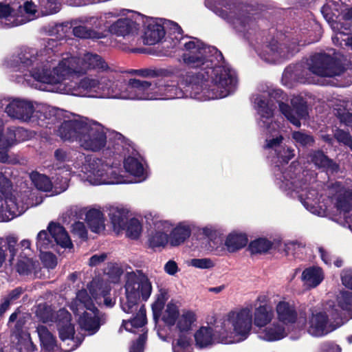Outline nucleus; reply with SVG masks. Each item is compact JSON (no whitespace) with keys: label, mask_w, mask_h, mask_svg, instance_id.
I'll return each mask as SVG.
<instances>
[{"label":"nucleus","mask_w":352,"mask_h":352,"mask_svg":"<svg viewBox=\"0 0 352 352\" xmlns=\"http://www.w3.org/2000/svg\"><path fill=\"white\" fill-rule=\"evenodd\" d=\"M57 41L48 38L41 49L23 47L18 56L8 62V66L19 72L16 80L26 82L35 89L92 98L84 94L82 82L88 78L111 76L118 72L100 55L86 52L78 57L69 53L59 54Z\"/></svg>","instance_id":"nucleus-1"},{"label":"nucleus","mask_w":352,"mask_h":352,"mask_svg":"<svg viewBox=\"0 0 352 352\" xmlns=\"http://www.w3.org/2000/svg\"><path fill=\"white\" fill-rule=\"evenodd\" d=\"M179 61L195 72L178 75L180 85L184 86L186 97L199 100L225 98L233 93L238 83L235 71L223 61L217 63L222 55L217 48L207 45L195 37L179 41Z\"/></svg>","instance_id":"nucleus-2"},{"label":"nucleus","mask_w":352,"mask_h":352,"mask_svg":"<svg viewBox=\"0 0 352 352\" xmlns=\"http://www.w3.org/2000/svg\"><path fill=\"white\" fill-rule=\"evenodd\" d=\"M84 94L94 98L120 100H171L185 98L183 89L173 81L159 79L153 82L131 79L126 83L118 72L111 76L88 78L82 82Z\"/></svg>","instance_id":"nucleus-3"},{"label":"nucleus","mask_w":352,"mask_h":352,"mask_svg":"<svg viewBox=\"0 0 352 352\" xmlns=\"http://www.w3.org/2000/svg\"><path fill=\"white\" fill-rule=\"evenodd\" d=\"M284 99L283 92L275 89H268L252 97L258 126L266 135L265 147L274 152L283 146L284 140V131L279 123L274 120L276 109L274 101L278 103L279 110L285 118L297 127L300 126V120L308 115L307 102L302 96H294L291 99L292 107L283 102Z\"/></svg>","instance_id":"nucleus-4"},{"label":"nucleus","mask_w":352,"mask_h":352,"mask_svg":"<svg viewBox=\"0 0 352 352\" xmlns=\"http://www.w3.org/2000/svg\"><path fill=\"white\" fill-rule=\"evenodd\" d=\"M58 135L63 140L76 141L82 149L91 152L100 151L109 142L114 147L113 154H120V147L125 144L122 134L87 118L65 120L58 129Z\"/></svg>","instance_id":"nucleus-5"},{"label":"nucleus","mask_w":352,"mask_h":352,"mask_svg":"<svg viewBox=\"0 0 352 352\" xmlns=\"http://www.w3.org/2000/svg\"><path fill=\"white\" fill-rule=\"evenodd\" d=\"M252 314L250 308L234 309L223 318L221 326H202L194 334L195 346L206 349L218 344L238 343L250 335Z\"/></svg>","instance_id":"nucleus-6"},{"label":"nucleus","mask_w":352,"mask_h":352,"mask_svg":"<svg viewBox=\"0 0 352 352\" xmlns=\"http://www.w3.org/2000/svg\"><path fill=\"white\" fill-rule=\"evenodd\" d=\"M276 184L292 197H298L305 208L310 212L322 216L327 209L326 204L320 202L322 195L316 189L314 175L307 171L301 172V168L297 162H293L288 168L282 172L279 167L275 170Z\"/></svg>","instance_id":"nucleus-7"},{"label":"nucleus","mask_w":352,"mask_h":352,"mask_svg":"<svg viewBox=\"0 0 352 352\" xmlns=\"http://www.w3.org/2000/svg\"><path fill=\"white\" fill-rule=\"evenodd\" d=\"M100 285L98 280L91 281L87 285L89 294L86 289L78 291L76 298L70 305L73 312L79 316V325L90 336L95 334L106 321L105 315L95 307L94 301L98 304L103 302L107 307H112L116 302L109 296L111 288L104 286L100 293L96 292Z\"/></svg>","instance_id":"nucleus-8"},{"label":"nucleus","mask_w":352,"mask_h":352,"mask_svg":"<svg viewBox=\"0 0 352 352\" xmlns=\"http://www.w3.org/2000/svg\"><path fill=\"white\" fill-rule=\"evenodd\" d=\"M125 296L120 300V307L123 311L133 314L129 320H124L119 329L121 332L124 328L126 331L135 332L146 323V309L144 305H140V297L146 300L152 291L151 283L147 276L140 271L129 272L125 276Z\"/></svg>","instance_id":"nucleus-9"},{"label":"nucleus","mask_w":352,"mask_h":352,"mask_svg":"<svg viewBox=\"0 0 352 352\" xmlns=\"http://www.w3.org/2000/svg\"><path fill=\"white\" fill-rule=\"evenodd\" d=\"M206 6L217 9V14L239 34L250 38L256 29L255 19L250 13L240 8L234 0H205Z\"/></svg>","instance_id":"nucleus-10"},{"label":"nucleus","mask_w":352,"mask_h":352,"mask_svg":"<svg viewBox=\"0 0 352 352\" xmlns=\"http://www.w3.org/2000/svg\"><path fill=\"white\" fill-rule=\"evenodd\" d=\"M319 36L312 38L311 33L302 32L299 38L284 40L282 42L272 38L270 41L258 47L256 52L265 61L270 63H280L293 56L299 51V46L316 42Z\"/></svg>","instance_id":"nucleus-11"},{"label":"nucleus","mask_w":352,"mask_h":352,"mask_svg":"<svg viewBox=\"0 0 352 352\" xmlns=\"http://www.w3.org/2000/svg\"><path fill=\"white\" fill-rule=\"evenodd\" d=\"M81 164L85 179L93 185L122 184L129 180L118 173V167L110 160L85 156Z\"/></svg>","instance_id":"nucleus-12"},{"label":"nucleus","mask_w":352,"mask_h":352,"mask_svg":"<svg viewBox=\"0 0 352 352\" xmlns=\"http://www.w3.org/2000/svg\"><path fill=\"white\" fill-rule=\"evenodd\" d=\"M332 302H325L321 305L311 307L301 327L314 337H322L333 330L332 324L340 326L338 319L341 317L338 309L333 310Z\"/></svg>","instance_id":"nucleus-13"},{"label":"nucleus","mask_w":352,"mask_h":352,"mask_svg":"<svg viewBox=\"0 0 352 352\" xmlns=\"http://www.w3.org/2000/svg\"><path fill=\"white\" fill-rule=\"evenodd\" d=\"M309 70L300 80L302 82L318 83L312 75L322 77H333L340 75L344 72V67L341 58L333 53H317L310 56L306 61Z\"/></svg>","instance_id":"nucleus-14"},{"label":"nucleus","mask_w":352,"mask_h":352,"mask_svg":"<svg viewBox=\"0 0 352 352\" xmlns=\"http://www.w3.org/2000/svg\"><path fill=\"white\" fill-rule=\"evenodd\" d=\"M36 6L30 1H26L17 10L8 5H0V22L8 28L18 26L34 20L36 14Z\"/></svg>","instance_id":"nucleus-15"},{"label":"nucleus","mask_w":352,"mask_h":352,"mask_svg":"<svg viewBox=\"0 0 352 352\" xmlns=\"http://www.w3.org/2000/svg\"><path fill=\"white\" fill-rule=\"evenodd\" d=\"M340 1L341 0H329L321 10L324 17L331 23L332 29L336 32V35L332 37L333 42H336V40L338 41L340 38L338 35L347 34V31L351 28L350 21L352 19V8L347 10L344 13L342 22H337L333 19L342 10Z\"/></svg>","instance_id":"nucleus-16"},{"label":"nucleus","mask_w":352,"mask_h":352,"mask_svg":"<svg viewBox=\"0 0 352 352\" xmlns=\"http://www.w3.org/2000/svg\"><path fill=\"white\" fill-rule=\"evenodd\" d=\"M26 195L19 196L14 193L0 195V222L8 221L23 214L30 206Z\"/></svg>","instance_id":"nucleus-17"},{"label":"nucleus","mask_w":352,"mask_h":352,"mask_svg":"<svg viewBox=\"0 0 352 352\" xmlns=\"http://www.w3.org/2000/svg\"><path fill=\"white\" fill-rule=\"evenodd\" d=\"M248 242V239L245 234L234 231L226 235L224 239L221 237L212 239L210 246L216 254L223 256L241 250L246 246Z\"/></svg>","instance_id":"nucleus-18"},{"label":"nucleus","mask_w":352,"mask_h":352,"mask_svg":"<svg viewBox=\"0 0 352 352\" xmlns=\"http://www.w3.org/2000/svg\"><path fill=\"white\" fill-rule=\"evenodd\" d=\"M144 16L131 12V14L125 18L118 19L108 26V32L117 36L130 39L138 33L141 23H144Z\"/></svg>","instance_id":"nucleus-19"},{"label":"nucleus","mask_w":352,"mask_h":352,"mask_svg":"<svg viewBox=\"0 0 352 352\" xmlns=\"http://www.w3.org/2000/svg\"><path fill=\"white\" fill-rule=\"evenodd\" d=\"M71 314L65 309H60L56 312V318L55 322L59 333V337L63 341H68L69 349L65 351L76 349L82 342V340L79 338H75L74 325L71 322Z\"/></svg>","instance_id":"nucleus-20"},{"label":"nucleus","mask_w":352,"mask_h":352,"mask_svg":"<svg viewBox=\"0 0 352 352\" xmlns=\"http://www.w3.org/2000/svg\"><path fill=\"white\" fill-rule=\"evenodd\" d=\"M36 102L23 98H12L5 108L8 116L24 122L32 124Z\"/></svg>","instance_id":"nucleus-21"},{"label":"nucleus","mask_w":352,"mask_h":352,"mask_svg":"<svg viewBox=\"0 0 352 352\" xmlns=\"http://www.w3.org/2000/svg\"><path fill=\"white\" fill-rule=\"evenodd\" d=\"M124 170L118 168V173L122 174L128 182L122 184L138 183L144 181L148 177L146 168L142 160L133 156H129L124 160Z\"/></svg>","instance_id":"nucleus-22"},{"label":"nucleus","mask_w":352,"mask_h":352,"mask_svg":"<svg viewBox=\"0 0 352 352\" xmlns=\"http://www.w3.org/2000/svg\"><path fill=\"white\" fill-rule=\"evenodd\" d=\"M55 164L56 169H63L66 172L72 171V166L80 168L85 159L83 153L72 149L58 148L54 151Z\"/></svg>","instance_id":"nucleus-23"},{"label":"nucleus","mask_w":352,"mask_h":352,"mask_svg":"<svg viewBox=\"0 0 352 352\" xmlns=\"http://www.w3.org/2000/svg\"><path fill=\"white\" fill-rule=\"evenodd\" d=\"M70 210L72 213H77L79 210L85 214V220L91 232L100 234L105 230V217L100 207L94 206L79 209L78 207L74 206Z\"/></svg>","instance_id":"nucleus-24"},{"label":"nucleus","mask_w":352,"mask_h":352,"mask_svg":"<svg viewBox=\"0 0 352 352\" xmlns=\"http://www.w3.org/2000/svg\"><path fill=\"white\" fill-rule=\"evenodd\" d=\"M61 116V110L46 104L36 102L34 113V120H36L32 121V124L47 127L60 120Z\"/></svg>","instance_id":"nucleus-25"},{"label":"nucleus","mask_w":352,"mask_h":352,"mask_svg":"<svg viewBox=\"0 0 352 352\" xmlns=\"http://www.w3.org/2000/svg\"><path fill=\"white\" fill-rule=\"evenodd\" d=\"M250 308L252 314V325L250 333L252 330L253 324L261 330L266 325L271 323L274 318V311L272 308L266 304L260 305L256 306L254 305L253 310V305L252 304L247 305L246 306L239 307V309Z\"/></svg>","instance_id":"nucleus-26"},{"label":"nucleus","mask_w":352,"mask_h":352,"mask_svg":"<svg viewBox=\"0 0 352 352\" xmlns=\"http://www.w3.org/2000/svg\"><path fill=\"white\" fill-rule=\"evenodd\" d=\"M329 197L337 196L336 205L344 215L352 209V190H345L340 182H336L328 188Z\"/></svg>","instance_id":"nucleus-27"},{"label":"nucleus","mask_w":352,"mask_h":352,"mask_svg":"<svg viewBox=\"0 0 352 352\" xmlns=\"http://www.w3.org/2000/svg\"><path fill=\"white\" fill-rule=\"evenodd\" d=\"M171 223L168 221H160L155 225L148 237V245L151 248H164L169 244V235L168 232L170 230Z\"/></svg>","instance_id":"nucleus-28"},{"label":"nucleus","mask_w":352,"mask_h":352,"mask_svg":"<svg viewBox=\"0 0 352 352\" xmlns=\"http://www.w3.org/2000/svg\"><path fill=\"white\" fill-rule=\"evenodd\" d=\"M276 320L287 327L288 325L296 322L298 317L296 307L292 302L286 300L285 298L278 301L275 305Z\"/></svg>","instance_id":"nucleus-29"},{"label":"nucleus","mask_w":352,"mask_h":352,"mask_svg":"<svg viewBox=\"0 0 352 352\" xmlns=\"http://www.w3.org/2000/svg\"><path fill=\"white\" fill-rule=\"evenodd\" d=\"M287 334L288 328L277 320L270 323L257 332L258 338L266 342L279 341Z\"/></svg>","instance_id":"nucleus-30"},{"label":"nucleus","mask_w":352,"mask_h":352,"mask_svg":"<svg viewBox=\"0 0 352 352\" xmlns=\"http://www.w3.org/2000/svg\"><path fill=\"white\" fill-rule=\"evenodd\" d=\"M327 302L333 303V310H338L341 316L338 320L341 324L352 318V292L341 291L336 297V302L331 300Z\"/></svg>","instance_id":"nucleus-31"},{"label":"nucleus","mask_w":352,"mask_h":352,"mask_svg":"<svg viewBox=\"0 0 352 352\" xmlns=\"http://www.w3.org/2000/svg\"><path fill=\"white\" fill-rule=\"evenodd\" d=\"M107 214L114 232L119 234L126 228L130 210L124 206H110Z\"/></svg>","instance_id":"nucleus-32"},{"label":"nucleus","mask_w":352,"mask_h":352,"mask_svg":"<svg viewBox=\"0 0 352 352\" xmlns=\"http://www.w3.org/2000/svg\"><path fill=\"white\" fill-rule=\"evenodd\" d=\"M194 225L190 221H182L177 223L174 228L171 225L169 234V245L172 247H177L184 243L191 235Z\"/></svg>","instance_id":"nucleus-33"},{"label":"nucleus","mask_w":352,"mask_h":352,"mask_svg":"<svg viewBox=\"0 0 352 352\" xmlns=\"http://www.w3.org/2000/svg\"><path fill=\"white\" fill-rule=\"evenodd\" d=\"M23 131L22 128H16L8 129L6 132L2 133V129L0 126V162H12V160L7 153V151L14 144L16 135Z\"/></svg>","instance_id":"nucleus-34"},{"label":"nucleus","mask_w":352,"mask_h":352,"mask_svg":"<svg viewBox=\"0 0 352 352\" xmlns=\"http://www.w3.org/2000/svg\"><path fill=\"white\" fill-rule=\"evenodd\" d=\"M164 27L154 19H146L145 29L142 36L143 43L145 45H155L159 43L164 36Z\"/></svg>","instance_id":"nucleus-35"},{"label":"nucleus","mask_w":352,"mask_h":352,"mask_svg":"<svg viewBox=\"0 0 352 352\" xmlns=\"http://www.w3.org/2000/svg\"><path fill=\"white\" fill-rule=\"evenodd\" d=\"M324 279V272L319 266H309L303 270L301 280L307 289L317 287Z\"/></svg>","instance_id":"nucleus-36"},{"label":"nucleus","mask_w":352,"mask_h":352,"mask_svg":"<svg viewBox=\"0 0 352 352\" xmlns=\"http://www.w3.org/2000/svg\"><path fill=\"white\" fill-rule=\"evenodd\" d=\"M118 16L117 13L113 12H106L100 16H80L79 17L80 23L86 24L89 28L95 29L98 31H103L106 34L107 23L111 18H116Z\"/></svg>","instance_id":"nucleus-37"},{"label":"nucleus","mask_w":352,"mask_h":352,"mask_svg":"<svg viewBox=\"0 0 352 352\" xmlns=\"http://www.w3.org/2000/svg\"><path fill=\"white\" fill-rule=\"evenodd\" d=\"M50 234L56 244L65 249L71 250L74 245L65 229L58 223H50L47 227Z\"/></svg>","instance_id":"nucleus-38"},{"label":"nucleus","mask_w":352,"mask_h":352,"mask_svg":"<svg viewBox=\"0 0 352 352\" xmlns=\"http://www.w3.org/2000/svg\"><path fill=\"white\" fill-rule=\"evenodd\" d=\"M72 25L74 35L80 38L99 39L105 36L103 31L89 28L86 24L80 23L79 18L73 20Z\"/></svg>","instance_id":"nucleus-39"},{"label":"nucleus","mask_w":352,"mask_h":352,"mask_svg":"<svg viewBox=\"0 0 352 352\" xmlns=\"http://www.w3.org/2000/svg\"><path fill=\"white\" fill-rule=\"evenodd\" d=\"M36 331L41 341L42 352H56L58 351L56 338L46 327L39 325Z\"/></svg>","instance_id":"nucleus-40"},{"label":"nucleus","mask_w":352,"mask_h":352,"mask_svg":"<svg viewBox=\"0 0 352 352\" xmlns=\"http://www.w3.org/2000/svg\"><path fill=\"white\" fill-rule=\"evenodd\" d=\"M197 321L196 314L189 310H183L176 322L178 333H190Z\"/></svg>","instance_id":"nucleus-41"},{"label":"nucleus","mask_w":352,"mask_h":352,"mask_svg":"<svg viewBox=\"0 0 352 352\" xmlns=\"http://www.w3.org/2000/svg\"><path fill=\"white\" fill-rule=\"evenodd\" d=\"M309 157L316 167L323 169L327 173H333L338 169V166L321 151L311 153Z\"/></svg>","instance_id":"nucleus-42"},{"label":"nucleus","mask_w":352,"mask_h":352,"mask_svg":"<svg viewBox=\"0 0 352 352\" xmlns=\"http://www.w3.org/2000/svg\"><path fill=\"white\" fill-rule=\"evenodd\" d=\"M173 352H192L191 333H177L172 343Z\"/></svg>","instance_id":"nucleus-43"},{"label":"nucleus","mask_w":352,"mask_h":352,"mask_svg":"<svg viewBox=\"0 0 352 352\" xmlns=\"http://www.w3.org/2000/svg\"><path fill=\"white\" fill-rule=\"evenodd\" d=\"M305 243L299 240L288 241L284 243V252L287 255L300 257L304 253Z\"/></svg>","instance_id":"nucleus-44"},{"label":"nucleus","mask_w":352,"mask_h":352,"mask_svg":"<svg viewBox=\"0 0 352 352\" xmlns=\"http://www.w3.org/2000/svg\"><path fill=\"white\" fill-rule=\"evenodd\" d=\"M30 178L34 186L40 190L50 191L52 188V183L45 175L40 174L37 172L32 173Z\"/></svg>","instance_id":"nucleus-45"},{"label":"nucleus","mask_w":352,"mask_h":352,"mask_svg":"<svg viewBox=\"0 0 352 352\" xmlns=\"http://www.w3.org/2000/svg\"><path fill=\"white\" fill-rule=\"evenodd\" d=\"M179 315L178 306L175 303L170 302L166 307L162 318L166 324L173 325Z\"/></svg>","instance_id":"nucleus-46"},{"label":"nucleus","mask_w":352,"mask_h":352,"mask_svg":"<svg viewBox=\"0 0 352 352\" xmlns=\"http://www.w3.org/2000/svg\"><path fill=\"white\" fill-rule=\"evenodd\" d=\"M126 236L132 239H137L140 237L142 231V226L140 221L135 219H131L126 223Z\"/></svg>","instance_id":"nucleus-47"},{"label":"nucleus","mask_w":352,"mask_h":352,"mask_svg":"<svg viewBox=\"0 0 352 352\" xmlns=\"http://www.w3.org/2000/svg\"><path fill=\"white\" fill-rule=\"evenodd\" d=\"M271 241L265 239H258L252 241L249 248L252 254L265 253L272 248Z\"/></svg>","instance_id":"nucleus-48"},{"label":"nucleus","mask_w":352,"mask_h":352,"mask_svg":"<svg viewBox=\"0 0 352 352\" xmlns=\"http://www.w3.org/2000/svg\"><path fill=\"white\" fill-rule=\"evenodd\" d=\"M47 231L41 230L38 232L36 238V247L40 252L47 250L54 247V241Z\"/></svg>","instance_id":"nucleus-49"},{"label":"nucleus","mask_w":352,"mask_h":352,"mask_svg":"<svg viewBox=\"0 0 352 352\" xmlns=\"http://www.w3.org/2000/svg\"><path fill=\"white\" fill-rule=\"evenodd\" d=\"M37 317L43 322H54L56 318V313L54 314L52 309L45 305H39L36 310Z\"/></svg>","instance_id":"nucleus-50"},{"label":"nucleus","mask_w":352,"mask_h":352,"mask_svg":"<svg viewBox=\"0 0 352 352\" xmlns=\"http://www.w3.org/2000/svg\"><path fill=\"white\" fill-rule=\"evenodd\" d=\"M39 4L44 15L57 13L60 9V5L57 0H40Z\"/></svg>","instance_id":"nucleus-51"},{"label":"nucleus","mask_w":352,"mask_h":352,"mask_svg":"<svg viewBox=\"0 0 352 352\" xmlns=\"http://www.w3.org/2000/svg\"><path fill=\"white\" fill-rule=\"evenodd\" d=\"M36 265L37 262L34 261L32 258H24L18 262L16 267L19 274H27L35 270Z\"/></svg>","instance_id":"nucleus-52"},{"label":"nucleus","mask_w":352,"mask_h":352,"mask_svg":"<svg viewBox=\"0 0 352 352\" xmlns=\"http://www.w3.org/2000/svg\"><path fill=\"white\" fill-rule=\"evenodd\" d=\"M274 153L278 160L285 164L294 157V150L283 145Z\"/></svg>","instance_id":"nucleus-53"},{"label":"nucleus","mask_w":352,"mask_h":352,"mask_svg":"<svg viewBox=\"0 0 352 352\" xmlns=\"http://www.w3.org/2000/svg\"><path fill=\"white\" fill-rule=\"evenodd\" d=\"M292 138L296 144L302 146H311L314 143V138L312 136L301 131H294L292 133Z\"/></svg>","instance_id":"nucleus-54"},{"label":"nucleus","mask_w":352,"mask_h":352,"mask_svg":"<svg viewBox=\"0 0 352 352\" xmlns=\"http://www.w3.org/2000/svg\"><path fill=\"white\" fill-rule=\"evenodd\" d=\"M40 257L43 265L50 269L54 268L57 265L56 257L51 252L44 250L40 252Z\"/></svg>","instance_id":"nucleus-55"},{"label":"nucleus","mask_w":352,"mask_h":352,"mask_svg":"<svg viewBox=\"0 0 352 352\" xmlns=\"http://www.w3.org/2000/svg\"><path fill=\"white\" fill-rule=\"evenodd\" d=\"M192 267L199 269H209L214 267V262L208 258H192L189 262Z\"/></svg>","instance_id":"nucleus-56"},{"label":"nucleus","mask_w":352,"mask_h":352,"mask_svg":"<svg viewBox=\"0 0 352 352\" xmlns=\"http://www.w3.org/2000/svg\"><path fill=\"white\" fill-rule=\"evenodd\" d=\"M337 111L336 115L339 118L341 122L344 123L347 126H352V113L346 109H342L340 107L335 108Z\"/></svg>","instance_id":"nucleus-57"},{"label":"nucleus","mask_w":352,"mask_h":352,"mask_svg":"<svg viewBox=\"0 0 352 352\" xmlns=\"http://www.w3.org/2000/svg\"><path fill=\"white\" fill-rule=\"evenodd\" d=\"M72 232L78 235L80 238L87 239V230L83 222L76 221L72 226Z\"/></svg>","instance_id":"nucleus-58"},{"label":"nucleus","mask_w":352,"mask_h":352,"mask_svg":"<svg viewBox=\"0 0 352 352\" xmlns=\"http://www.w3.org/2000/svg\"><path fill=\"white\" fill-rule=\"evenodd\" d=\"M335 138L338 142L348 146L352 150V139L349 133L342 130H337L335 133Z\"/></svg>","instance_id":"nucleus-59"},{"label":"nucleus","mask_w":352,"mask_h":352,"mask_svg":"<svg viewBox=\"0 0 352 352\" xmlns=\"http://www.w3.org/2000/svg\"><path fill=\"white\" fill-rule=\"evenodd\" d=\"M11 183L10 180L2 173H0V193L3 196L10 195Z\"/></svg>","instance_id":"nucleus-60"},{"label":"nucleus","mask_w":352,"mask_h":352,"mask_svg":"<svg viewBox=\"0 0 352 352\" xmlns=\"http://www.w3.org/2000/svg\"><path fill=\"white\" fill-rule=\"evenodd\" d=\"M340 277L343 285L352 289V269H344L340 274Z\"/></svg>","instance_id":"nucleus-61"},{"label":"nucleus","mask_w":352,"mask_h":352,"mask_svg":"<svg viewBox=\"0 0 352 352\" xmlns=\"http://www.w3.org/2000/svg\"><path fill=\"white\" fill-rule=\"evenodd\" d=\"M146 340L145 333L141 335L135 342H133L130 347L129 352H143L144 344Z\"/></svg>","instance_id":"nucleus-62"},{"label":"nucleus","mask_w":352,"mask_h":352,"mask_svg":"<svg viewBox=\"0 0 352 352\" xmlns=\"http://www.w3.org/2000/svg\"><path fill=\"white\" fill-rule=\"evenodd\" d=\"M107 258V254L100 253L93 255L89 260L88 265L90 267H97L104 263Z\"/></svg>","instance_id":"nucleus-63"},{"label":"nucleus","mask_w":352,"mask_h":352,"mask_svg":"<svg viewBox=\"0 0 352 352\" xmlns=\"http://www.w3.org/2000/svg\"><path fill=\"white\" fill-rule=\"evenodd\" d=\"M166 299V293L164 292V293H162L158 296L157 300L153 304L152 308L154 312L155 317L156 316L157 312L160 311L162 308Z\"/></svg>","instance_id":"nucleus-64"}]
</instances>
